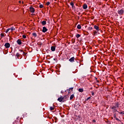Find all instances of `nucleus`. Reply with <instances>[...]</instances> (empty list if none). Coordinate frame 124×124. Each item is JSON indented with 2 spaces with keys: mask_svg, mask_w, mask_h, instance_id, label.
Here are the masks:
<instances>
[{
  "mask_svg": "<svg viewBox=\"0 0 124 124\" xmlns=\"http://www.w3.org/2000/svg\"><path fill=\"white\" fill-rule=\"evenodd\" d=\"M72 41L73 42V44L75 43V39H72Z\"/></svg>",
  "mask_w": 124,
  "mask_h": 124,
  "instance_id": "30",
  "label": "nucleus"
},
{
  "mask_svg": "<svg viewBox=\"0 0 124 124\" xmlns=\"http://www.w3.org/2000/svg\"><path fill=\"white\" fill-rule=\"evenodd\" d=\"M4 46L5 48H9L10 47V44L9 43H6L5 44Z\"/></svg>",
  "mask_w": 124,
  "mask_h": 124,
  "instance_id": "8",
  "label": "nucleus"
},
{
  "mask_svg": "<svg viewBox=\"0 0 124 124\" xmlns=\"http://www.w3.org/2000/svg\"><path fill=\"white\" fill-rule=\"evenodd\" d=\"M19 3H21V0H19Z\"/></svg>",
  "mask_w": 124,
  "mask_h": 124,
  "instance_id": "40",
  "label": "nucleus"
},
{
  "mask_svg": "<svg viewBox=\"0 0 124 124\" xmlns=\"http://www.w3.org/2000/svg\"><path fill=\"white\" fill-rule=\"evenodd\" d=\"M70 90H71V92L73 91V87L70 88L69 89L67 90L69 92H70Z\"/></svg>",
  "mask_w": 124,
  "mask_h": 124,
  "instance_id": "24",
  "label": "nucleus"
},
{
  "mask_svg": "<svg viewBox=\"0 0 124 124\" xmlns=\"http://www.w3.org/2000/svg\"><path fill=\"white\" fill-rule=\"evenodd\" d=\"M97 31H94V32H93V35H95V34H96V33H97Z\"/></svg>",
  "mask_w": 124,
  "mask_h": 124,
  "instance_id": "29",
  "label": "nucleus"
},
{
  "mask_svg": "<svg viewBox=\"0 0 124 124\" xmlns=\"http://www.w3.org/2000/svg\"><path fill=\"white\" fill-rule=\"evenodd\" d=\"M10 31V28L7 29L6 31H5L6 33H7V32H8V31Z\"/></svg>",
  "mask_w": 124,
  "mask_h": 124,
  "instance_id": "28",
  "label": "nucleus"
},
{
  "mask_svg": "<svg viewBox=\"0 0 124 124\" xmlns=\"http://www.w3.org/2000/svg\"><path fill=\"white\" fill-rule=\"evenodd\" d=\"M116 107L113 106L111 108V109L113 110V113H116V112H117L118 113L119 111H118L117 109H116Z\"/></svg>",
  "mask_w": 124,
  "mask_h": 124,
  "instance_id": "4",
  "label": "nucleus"
},
{
  "mask_svg": "<svg viewBox=\"0 0 124 124\" xmlns=\"http://www.w3.org/2000/svg\"><path fill=\"white\" fill-rule=\"evenodd\" d=\"M122 124H124V123H122Z\"/></svg>",
  "mask_w": 124,
  "mask_h": 124,
  "instance_id": "44",
  "label": "nucleus"
},
{
  "mask_svg": "<svg viewBox=\"0 0 124 124\" xmlns=\"http://www.w3.org/2000/svg\"><path fill=\"white\" fill-rule=\"evenodd\" d=\"M46 4V5H49L50 4V2H47Z\"/></svg>",
  "mask_w": 124,
  "mask_h": 124,
  "instance_id": "35",
  "label": "nucleus"
},
{
  "mask_svg": "<svg viewBox=\"0 0 124 124\" xmlns=\"http://www.w3.org/2000/svg\"><path fill=\"white\" fill-rule=\"evenodd\" d=\"M16 43H17L18 45H21L22 44V40H20L19 39H18L16 41Z\"/></svg>",
  "mask_w": 124,
  "mask_h": 124,
  "instance_id": "10",
  "label": "nucleus"
},
{
  "mask_svg": "<svg viewBox=\"0 0 124 124\" xmlns=\"http://www.w3.org/2000/svg\"><path fill=\"white\" fill-rule=\"evenodd\" d=\"M81 25H80V24H78V26H77V29H78V30H81Z\"/></svg>",
  "mask_w": 124,
  "mask_h": 124,
  "instance_id": "22",
  "label": "nucleus"
},
{
  "mask_svg": "<svg viewBox=\"0 0 124 124\" xmlns=\"http://www.w3.org/2000/svg\"><path fill=\"white\" fill-rule=\"evenodd\" d=\"M92 95H94V93L93 92H92Z\"/></svg>",
  "mask_w": 124,
  "mask_h": 124,
  "instance_id": "36",
  "label": "nucleus"
},
{
  "mask_svg": "<svg viewBox=\"0 0 124 124\" xmlns=\"http://www.w3.org/2000/svg\"><path fill=\"white\" fill-rule=\"evenodd\" d=\"M76 37H77V38H79V37H81V35H80L79 34H77Z\"/></svg>",
  "mask_w": 124,
  "mask_h": 124,
  "instance_id": "21",
  "label": "nucleus"
},
{
  "mask_svg": "<svg viewBox=\"0 0 124 124\" xmlns=\"http://www.w3.org/2000/svg\"><path fill=\"white\" fill-rule=\"evenodd\" d=\"M89 99H91V97H88L87 100H89Z\"/></svg>",
  "mask_w": 124,
  "mask_h": 124,
  "instance_id": "37",
  "label": "nucleus"
},
{
  "mask_svg": "<svg viewBox=\"0 0 124 124\" xmlns=\"http://www.w3.org/2000/svg\"><path fill=\"white\" fill-rule=\"evenodd\" d=\"M42 24L43 25V26H45V25H46V21H43L42 22Z\"/></svg>",
  "mask_w": 124,
  "mask_h": 124,
  "instance_id": "19",
  "label": "nucleus"
},
{
  "mask_svg": "<svg viewBox=\"0 0 124 124\" xmlns=\"http://www.w3.org/2000/svg\"><path fill=\"white\" fill-rule=\"evenodd\" d=\"M53 60H55V59H54Z\"/></svg>",
  "mask_w": 124,
  "mask_h": 124,
  "instance_id": "47",
  "label": "nucleus"
},
{
  "mask_svg": "<svg viewBox=\"0 0 124 124\" xmlns=\"http://www.w3.org/2000/svg\"><path fill=\"white\" fill-rule=\"evenodd\" d=\"M50 111H53V110H55V108H53L52 107H50L49 108Z\"/></svg>",
  "mask_w": 124,
  "mask_h": 124,
  "instance_id": "25",
  "label": "nucleus"
},
{
  "mask_svg": "<svg viewBox=\"0 0 124 124\" xmlns=\"http://www.w3.org/2000/svg\"><path fill=\"white\" fill-rule=\"evenodd\" d=\"M10 30H11V31H15V28H14V27H12L10 28Z\"/></svg>",
  "mask_w": 124,
  "mask_h": 124,
  "instance_id": "18",
  "label": "nucleus"
},
{
  "mask_svg": "<svg viewBox=\"0 0 124 124\" xmlns=\"http://www.w3.org/2000/svg\"><path fill=\"white\" fill-rule=\"evenodd\" d=\"M115 106H114L115 107H116V108H119V102H116L115 103Z\"/></svg>",
  "mask_w": 124,
  "mask_h": 124,
  "instance_id": "17",
  "label": "nucleus"
},
{
  "mask_svg": "<svg viewBox=\"0 0 124 124\" xmlns=\"http://www.w3.org/2000/svg\"><path fill=\"white\" fill-rule=\"evenodd\" d=\"M22 37H23V38H26L27 36H26V35H23Z\"/></svg>",
  "mask_w": 124,
  "mask_h": 124,
  "instance_id": "34",
  "label": "nucleus"
},
{
  "mask_svg": "<svg viewBox=\"0 0 124 124\" xmlns=\"http://www.w3.org/2000/svg\"><path fill=\"white\" fill-rule=\"evenodd\" d=\"M69 62H75V57H73L69 60Z\"/></svg>",
  "mask_w": 124,
  "mask_h": 124,
  "instance_id": "3",
  "label": "nucleus"
},
{
  "mask_svg": "<svg viewBox=\"0 0 124 124\" xmlns=\"http://www.w3.org/2000/svg\"><path fill=\"white\" fill-rule=\"evenodd\" d=\"M16 57H17V58H19V57H20V54H19V53H17L16 54Z\"/></svg>",
  "mask_w": 124,
  "mask_h": 124,
  "instance_id": "26",
  "label": "nucleus"
},
{
  "mask_svg": "<svg viewBox=\"0 0 124 124\" xmlns=\"http://www.w3.org/2000/svg\"><path fill=\"white\" fill-rule=\"evenodd\" d=\"M30 12H31V13H34V8L32 7H30Z\"/></svg>",
  "mask_w": 124,
  "mask_h": 124,
  "instance_id": "5",
  "label": "nucleus"
},
{
  "mask_svg": "<svg viewBox=\"0 0 124 124\" xmlns=\"http://www.w3.org/2000/svg\"><path fill=\"white\" fill-rule=\"evenodd\" d=\"M78 91L79 93H83V92H84V89H83V88H79Z\"/></svg>",
  "mask_w": 124,
  "mask_h": 124,
  "instance_id": "16",
  "label": "nucleus"
},
{
  "mask_svg": "<svg viewBox=\"0 0 124 124\" xmlns=\"http://www.w3.org/2000/svg\"><path fill=\"white\" fill-rule=\"evenodd\" d=\"M51 50L52 52H54V51H56V46H52L51 47Z\"/></svg>",
  "mask_w": 124,
  "mask_h": 124,
  "instance_id": "13",
  "label": "nucleus"
},
{
  "mask_svg": "<svg viewBox=\"0 0 124 124\" xmlns=\"http://www.w3.org/2000/svg\"><path fill=\"white\" fill-rule=\"evenodd\" d=\"M93 123H95L96 121H95V120H93Z\"/></svg>",
  "mask_w": 124,
  "mask_h": 124,
  "instance_id": "38",
  "label": "nucleus"
},
{
  "mask_svg": "<svg viewBox=\"0 0 124 124\" xmlns=\"http://www.w3.org/2000/svg\"><path fill=\"white\" fill-rule=\"evenodd\" d=\"M88 30L89 31H92L93 30V27H88Z\"/></svg>",
  "mask_w": 124,
  "mask_h": 124,
  "instance_id": "27",
  "label": "nucleus"
},
{
  "mask_svg": "<svg viewBox=\"0 0 124 124\" xmlns=\"http://www.w3.org/2000/svg\"><path fill=\"white\" fill-rule=\"evenodd\" d=\"M39 7H40V8H43V5L40 4V5H39Z\"/></svg>",
  "mask_w": 124,
  "mask_h": 124,
  "instance_id": "32",
  "label": "nucleus"
},
{
  "mask_svg": "<svg viewBox=\"0 0 124 124\" xmlns=\"http://www.w3.org/2000/svg\"><path fill=\"white\" fill-rule=\"evenodd\" d=\"M94 28L95 30H96V31H99V27L96 25L94 26Z\"/></svg>",
  "mask_w": 124,
  "mask_h": 124,
  "instance_id": "12",
  "label": "nucleus"
},
{
  "mask_svg": "<svg viewBox=\"0 0 124 124\" xmlns=\"http://www.w3.org/2000/svg\"><path fill=\"white\" fill-rule=\"evenodd\" d=\"M124 111H121V112H119V111H118V113H119L120 114H122V115H124Z\"/></svg>",
  "mask_w": 124,
  "mask_h": 124,
  "instance_id": "31",
  "label": "nucleus"
},
{
  "mask_svg": "<svg viewBox=\"0 0 124 124\" xmlns=\"http://www.w3.org/2000/svg\"><path fill=\"white\" fill-rule=\"evenodd\" d=\"M70 5H71L72 8L73 9H76V8L75 7V6H74V3H73V2H71L70 3Z\"/></svg>",
  "mask_w": 124,
  "mask_h": 124,
  "instance_id": "7",
  "label": "nucleus"
},
{
  "mask_svg": "<svg viewBox=\"0 0 124 124\" xmlns=\"http://www.w3.org/2000/svg\"><path fill=\"white\" fill-rule=\"evenodd\" d=\"M81 14V13H78V15H80Z\"/></svg>",
  "mask_w": 124,
  "mask_h": 124,
  "instance_id": "42",
  "label": "nucleus"
},
{
  "mask_svg": "<svg viewBox=\"0 0 124 124\" xmlns=\"http://www.w3.org/2000/svg\"><path fill=\"white\" fill-rule=\"evenodd\" d=\"M78 106L79 107V106H80V105H78Z\"/></svg>",
  "mask_w": 124,
  "mask_h": 124,
  "instance_id": "46",
  "label": "nucleus"
},
{
  "mask_svg": "<svg viewBox=\"0 0 124 124\" xmlns=\"http://www.w3.org/2000/svg\"><path fill=\"white\" fill-rule=\"evenodd\" d=\"M48 31V29H47V28H46V27H43V30H42L43 32H46V31Z\"/></svg>",
  "mask_w": 124,
  "mask_h": 124,
  "instance_id": "9",
  "label": "nucleus"
},
{
  "mask_svg": "<svg viewBox=\"0 0 124 124\" xmlns=\"http://www.w3.org/2000/svg\"><path fill=\"white\" fill-rule=\"evenodd\" d=\"M22 4H24V1H23L22 2Z\"/></svg>",
  "mask_w": 124,
  "mask_h": 124,
  "instance_id": "41",
  "label": "nucleus"
},
{
  "mask_svg": "<svg viewBox=\"0 0 124 124\" xmlns=\"http://www.w3.org/2000/svg\"><path fill=\"white\" fill-rule=\"evenodd\" d=\"M11 49H12V47H11Z\"/></svg>",
  "mask_w": 124,
  "mask_h": 124,
  "instance_id": "45",
  "label": "nucleus"
},
{
  "mask_svg": "<svg viewBox=\"0 0 124 124\" xmlns=\"http://www.w3.org/2000/svg\"><path fill=\"white\" fill-rule=\"evenodd\" d=\"M73 97H74V94H72L70 97V100H72L73 99Z\"/></svg>",
  "mask_w": 124,
  "mask_h": 124,
  "instance_id": "20",
  "label": "nucleus"
},
{
  "mask_svg": "<svg viewBox=\"0 0 124 124\" xmlns=\"http://www.w3.org/2000/svg\"><path fill=\"white\" fill-rule=\"evenodd\" d=\"M77 105H79V104H78L77 105Z\"/></svg>",
  "mask_w": 124,
  "mask_h": 124,
  "instance_id": "43",
  "label": "nucleus"
},
{
  "mask_svg": "<svg viewBox=\"0 0 124 124\" xmlns=\"http://www.w3.org/2000/svg\"><path fill=\"white\" fill-rule=\"evenodd\" d=\"M0 36H1V37H4V34H3V33H1V34H0Z\"/></svg>",
  "mask_w": 124,
  "mask_h": 124,
  "instance_id": "33",
  "label": "nucleus"
},
{
  "mask_svg": "<svg viewBox=\"0 0 124 124\" xmlns=\"http://www.w3.org/2000/svg\"><path fill=\"white\" fill-rule=\"evenodd\" d=\"M83 9H87V8H88V5L86 3L84 4V5H83Z\"/></svg>",
  "mask_w": 124,
  "mask_h": 124,
  "instance_id": "15",
  "label": "nucleus"
},
{
  "mask_svg": "<svg viewBox=\"0 0 124 124\" xmlns=\"http://www.w3.org/2000/svg\"><path fill=\"white\" fill-rule=\"evenodd\" d=\"M61 93H63V91H62L61 92Z\"/></svg>",
  "mask_w": 124,
  "mask_h": 124,
  "instance_id": "39",
  "label": "nucleus"
},
{
  "mask_svg": "<svg viewBox=\"0 0 124 124\" xmlns=\"http://www.w3.org/2000/svg\"><path fill=\"white\" fill-rule=\"evenodd\" d=\"M66 96H64V97L61 96L58 99V101H59V102H62V101H64V99L66 98Z\"/></svg>",
  "mask_w": 124,
  "mask_h": 124,
  "instance_id": "1",
  "label": "nucleus"
},
{
  "mask_svg": "<svg viewBox=\"0 0 124 124\" xmlns=\"http://www.w3.org/2000/svg\"><path fill=\"white\" fill-rule=\"evenodd\" d=\"M76 121H81L82 120V118H81V115H78L76 117Z\"/></svg>",
  "mask_w": 124,
  "mask_h": 124,
  "instance_id": "6",
  "label": "nucleus"
},
{
  "mask_svg": "<svg viewBox=\"0 0 124 124\" xmlns=\"http://www.w3.org/2000/svg\"><path fill=\"white\" fill-rule=\"evenodd\" d=\"M19 52L22 54V55H23V56H25V55H27V53L24 52L23 50L19 49Z\"/></svg>",
  "mask_w": 124,
  "mask_h": 124,
  "instance_id": "14",
  "label": "nucleus"
},
{
  "mask_svg": "<svg viewBox=\"0 0 124 124\" xmlns=\"http://www.w3.org/2000/svg\"><path fill=\"white\" fill-rule=\"evenodd\" d=\"M117 13H118V14L119 15H120L121 16H122V15H124V11L123 9H121L117 11Z\"/></svg>",
  "mask_w": 124,
  "mask_h": 124,
  "instance_id": "2",
  "label": "nucleus"
},
{
  "mask_svg": "<svg viewBox=\"0 0 124 124\" xmlns=\"http://www.w3.org/2000/svg\"><path fill=\"white\" fill-rule=\"evenodd\" d=\"M32 36H34V37H36V36H37V34H36V33H32Z\"/></svg>",
  "mask_w": 124,
  "mask_h": 124,
  "instance_id": "23",
  "label": "nucleus"
},
{
  "mask_svg": "<svg viewBox=\"0 0 124 124\" xmlns=\"http://www.w3.org/2000/svg\"><path fill=\"white\" fill-rule=\"evenodd\" d=\"M114 119H115V120H116V121H118V122H122L121 121V120L119 119V118H117V115H116V114H114Z\"/></svg>",
  "mask_w": 124,
  "mask_h": 124,
  "instance_id": "11",
  "label": "nucleus"
}]
</instances>
